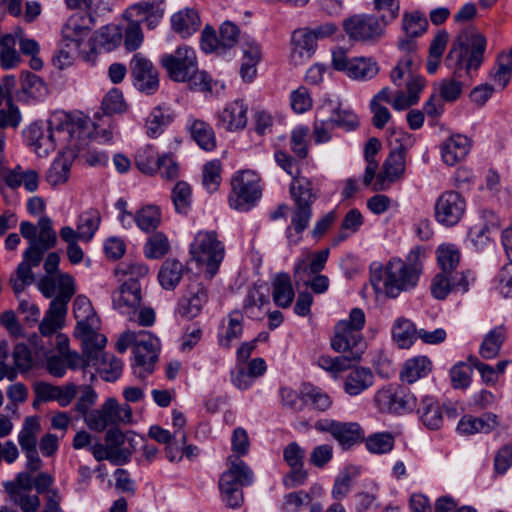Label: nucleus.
<instances>
[{
	"instance_id": "f257e3e1",
	"label": "nucleus",
	"mask_w": 512,
	"mask_h": 512,
	"mask_svg": "<svg viewBox=\"0 0 512 512\" xmlns=\"http://www.w3.org/2000/svg\"><path fill=\"white\" fill-rule=\"evenodd\" d=\"M289 195L293 202L290 224L286 228L289 244L297 245L313 217V204L320 196L317 179L297 174L289 184Z\"/></svg>"
},
{
	"instance_id": "aec40b11",
	"label": "nucleus",
	"mask_w": 512,
	"mask_h": 512,
	"mask_svg": "<svg viewBox=\"0 0 512 512\" xmlns=\"http://www.w3.org/2000/svg\"><path fill=\"white\" fill-rule=\"evenodd\" d=\"M474 280V273L470 270L461 271L460 274L444 273L439 270L432 279L430 291L434 298L444 300L452 291L467 292Z\"/></svg>"
},
{
	"instance_id": "69168bd1",
	"label": "nucleus",
	"mask_w": 512,
	"mask_h": 512,
	"mask_svg": "<svg viewBox=\"0 0 512 512\" xmlns=\"http://www.w3.org/2000/svg\"><path fill=\"white\" fill-rule=\"evenodd\" d=\"M170 250L167 236L162 232L153 234L144 246V255L149 259H160Z\"/></svg>"
},
{
	"instance_id": "473e14b6",
	"label": "nucleus",
	"mask_w": 512,
	"mask_h": 512,
	"mask_svg": "<svg viewBox=\"0 0 512 512\" xmlns=\"http://www.w3.org/2000/svg\"><path fill=\"white\" fill-rule=\"evenodd\" d=\"M26 143L40 156L45 157L55 149V134L47 131L45 134L42 128L37 124L30 125L24 131Z\"/></svg>"
},
{
	"instance_id": "6e6d98bb",
	"label": "nucleus",
	"mask_w": 512,
	"mask_h": 512,
	"mask_svg": "<svg viewBox=\"0 0 512 512\" xmlns=\"http://www.w3.org/2000/svg\"><path fill=\"white\" fill-rule=\"evenodd\" d=\"M427 27V18L420 11L404 12L402 30L405 33V36L419 37L426 32Z\"/></svg>"
},
{
	"instance_id": "2f4dec72",
	"label": "nucleus",
	"mask_w": 512,
	"mask_h": 512,
	"mask_svg": "<svg viewBox=\"0 0 512 512\" xmlns=\"http://www.w3.org/2000/svg\"><path fill=\"white\" fill-rule=\"evenodd\" d=\"M43 253L24 251L22 262L16 269V277L11 279L16 293L22 292L25 286L34 282L33 267H38L43 259Z\"/></svg>"
},
{
	"instance_id": "f3484780",
	"label": "nucleus",
	"mask_w": 512,
	"mask_h": 512,
	"mask_svg": "<svg viewBox=\"0 0 512 512\" xmlns=\"http://www.w3.org/2000/svg\"><path fill=\"white\" fill-rule=\"evenodd\" d=\"M332 65L347 77L359 81L372 79L379 72L376 61L366 57L349 58L343 49L333 51Z\"/></svg>"
},
{
	"instance_id": "4c0bfd02",
	"label": "nucleus",
	"mask_w": 512,
	"mask_h": 512,
	"mask_svg": "<svg viewBox=\"0 0 512 512\" xmlns=\"http://www.w3.org/2000/svg\"><path fill=\"white\" fill-rule=\"evenodd\" d=\"M470 149L469 139L464 135H453L442 145L441 154L443 161L453 166L463 160Z\"/></svg>"
},
{
	"instance_id": "4d7b16f0",
	"label": "nucleus",
	"mask_w": 512,
	"mask_h": 512,
	"mask_svg": "<svg viewBox=\"0 0 512 512\" xmlns=\"http://www.w3.org/2000/svg\"><path fill=\"white\" fill-rule=\"evenodd\" d=\"M21 81V92L27 99L39 100L46 95V85L39 76L25 71L21 74Z\"/></svg>"
},
{
	"instance_id": "603ef678",
	"label": "nucleus",
	"mask_w": 512,
	"mask_h": 512,
	"mask_svg": "<svg viewBox=\"0 0 512 512\" xmlns=\"http://www.w3.org/2000/svg\"><path fill=\"white\" fill-rule=\"evenodd\" d=\"M506 327L504 325H500L492 329L484 338L480 349L479 354L484 359H493L495 358L502 344L506 338Z\"/></svg>"
},
{
	"instance_id": "5fc2aeb1",
	"label": "nucleus",
	"mask_w": 512,
	"mask_h": 512,
	"mask_svg": "<svg viewBox=\"0 0 512 512\" xmlns=\"http://www.w3.org/2000/svg\"><path fill=\"white\" fill-rule=\"evenodd\" d=\"M161 156L153 146H146L137 151L135 155V164L144 174L153 175L159 169Z\"/></svg>"
},
{
	"instance_id": "f8f14e48",
	"label": "nucleus",
	"mask_w": 512,
	"mask_h": 512,
	"mask_svg": "<svg viewBox=\"0 0 512 512\" xmlns=\"http://www.w3.org/2000/svg\"><path fill=\"white\" fill-rule=\"evenodd\" d=\"M72 312L77 322L74 336L76 338H87L85 347H89L92 340H95L98 346H105L106 337L95 331L99 319L89 298L84 295L77 296L73 302Z\"/></svg>"
},
{
	"instance_id": "a18cd8bd",
	"label": "nucleus",
	"mask_w": 512,
	"mask_h": 512,
	"mask_svg": "<svg viewBox=\"0 0 512 512\" xmlns=\"http://www.w3.org/2000/svg\"><path fill=\"white\" fill-rule=\"evenodd\" d=\"M93 366L96 367L100 377L107 382L116 381L123 370L122 361L113 354L104 353L103 349H101L98 360L93 361Z\"/></svg>"
},
{
	"instance_id": "5701e85b",
	"label": "nucleus",
	"mask_w": 512,
	"mask_h": 512,
	"mask_svg": "<svg viewBox=\"0 0 512 512\" xmlns=\"http://www.w3.org/2000/svg\"><path fill=\"white\" fill-rule=\"evenodd\" d=\"M466 201L459 192H443L435 203L436 220L445 226H454L463 217Z\"/></svg>"
},
{
	"instance_id": "a878e982",
	"label": "nucleus",
	"mask_w": 512,
	"mask_h": 512,
	"mask_svg": "<svg viewBox=\"0 0 512 512\" xmlns=\"http://www.w3.org/2000/svg\"><path fill=\"white\" fill-rule=\"evenodd\" d=\"M82 342L83 355L76 351H71L66 346V369L73 371L80 370L83 378H86L89 373V381L95 378V375L87 370L90 363L93 364L94 360H98V356L101 354V349L105 346L96 345V341L92 340L89 347H85L87 338H79Z\"/></svg>"
},
{
	"instance_id": "49530a36",
	"label": "nucleus",
	"mask_w": 512,
	"mask_h": 512,
	"mask_svg": "<svg viewBox=\"0 0 512 512\" xmlns=\"http://www.w3.org/2000/svg\"><path fill=\"white\" fill-rule=\"evenodd\" d=\"M184 265L176 259H166L158 272L160 285L166 290H174L184 275Z\"/></svg>"
},
{
	"instance_id": "8fccbe9b",
	"label": "nucleus",
	"mask_w": 512,
	"mask_h": 512,
	"mask_svg": "<svg viewBox=\"0 0 512 512\" xmlns=\"http://www.w3.org/2000/svg\"><path fill=\"white\" fill-rule=\"evenodd\" d=\"M101 222L100 212L97 209H89L83 212L78 219L75 236L79 240L89 242L98 230Z\"/></svg>"
},
{
	"instance_id": "9d476101",
	"label": "nucleus",
	"mask_w": 512,
	"mask_h": 512,
	"mask_svg": "<svg viewBox=\"0 0 512 512\" xmlns=\"http://www.w3.org/2000/svg\"><path fill=\"white\" fill-rule=\"evenodd\" d=\"M93 20L88 12H75L66 22V59H88V51L92 50L89 35Z\"/></svg>"
},
{
	"instance_id": "c85d7f7f",
	"label": "nucleus",
	"mask_w": 512,
	"mask_h": 512,
	"mask_svg": "<svg viewBox=\"0 0 512 512\" xmlns=\"http://www.w3.org/2000/svg\"><path fill=\"white\" fill-rule=\"evenodd\" d=\"M190 137L203 150L211 152L217 147L216 134L210 123L190 115L185 124Z\"/></svg>"
},
{
	"instance_id": "e2e57ef3",
	"label": "nucleus",
	"mask_w": 512,
	"mask_h": 512,
	"mask_svg": "<svg viewBox=\"0 0 512 512\" xmlns=\"http://www.w3.org/2000/svg\"><path fill=\"white\" fill-rule=\"evenodd\" d=\"M40 430V421L37 416L26 417L18 434L20 447L37 446V437Z\"/></svg>"
},
{
	"instance_id": "423d86ee",
	"label": "nucleus",
	"mask_w": 512,
	"mask_h": 512,
	"mask_svg": "<svg viewBox=\"0 0 512 512\" xmlns=\"http://www.w3.org/2000/svg\"><path fill=\"white\" fill-rule=\"evenodd\" d=\"M141 286L135 279L126 280L112 293L113 308L130 322L142 327H151L156 320L155 311L150 307H142Z\"/></svg>"
},
{
	"instance_id": "79ce46f5",
	"label": "nucleus",
	"mask_w": 512,
	"mask_h": 512,
	"mask_svg": "<svg viewBox=\"0 0 512 512\" xmlns=\"http://www.w3.org/2000/svg\"><path fill=\"white\" fill-rule=\"evenodd\" d=\"M72 162L83 167L102 168L109 163V156L105 151L98 150L86 144L69 154Z\"/></svg>"
},
{
	"instance_id": "338daca9",
	"label": "nucleus",
	"mask_w": 512,
	"mask_h": 512,
	"mask_svg": "<svg viewBox=\"0 0 512 512\" xmlns=\"http://www.w3.org/2000/svg\"><path fill=\"white\" fill-rule=\"evenodd\" d=\"M203 185L208 192L218 190L222 181V163L218 159L207 162L203 167Z\"/></svg>"
},
{
	"instance_id": "20e7f679",
	"label": "nucleus",
	"mask_w": 512,
	"mask_h": 512,
	"mask_svg": "<svg viewBox=\"0 0 512 512\" xmlns=\"http://www.w3.org/2000/svg\"><path fill=\"white\" fill-rule=\"evenodd\" d=\"M129 347H133V373L136 377L145 379L153 372L158 359L159 340L145 330L138 332L128 330L119 336L116 350L124 353Z\"/></svg>"
},
{
	"instance_id": "ea45409f",
	"label": "nucleus",
	"mask_w": 512,
	"mask_h": 512,
	"mask_svg": "<svg viewBox=\"0 0 512 512\" xmlns=\"http://www.w3.org/2000/svg\"><path fill=\"white\" fill-rule=\"evenodd\" d=\"M432 370V362L427 356H416L405 361L400 379L403 383L413 384L426 377Z\"/></svg>"
},
{
	"instance_id": "c9c22d12",
	"label": "nucleus",
	"mask_w": 512,
	"mask_h": 512,
	"mask_svg": "<svg viewBox=\"0 0 512 512\" xmlns=\"http://www.w3.org/2000/svg\"><path fill=\"white\" fill-rule=\"evenodd\" d=\"M420 421L428 429L437 430L443 425V411L439 401L432 396H424L417 407Z\"/></svg>"
},
{
	"instance_id": "052dcab7",
	"label": "nucleus",
	"mask_w": 512,
	"mask_h": 512,
	"mask_svg": "<svg viewBox=\"0 0 512 512\" xmlns=\"http://www.w3.org/2000/svg\"><path fill=\"white\" fill-rule=\"evenodd\" d=\"M417 331L413 323L404 318L397 319L392 328L393 338L401 348H408L413 343L414 337L417 338Z\"/></svg>"
},
{
	"instance_id": "a19ab883",
	"label": "nucleus",
	"mask_w": 512,
	"mask_h": 512,
	"mask_svg": "<svg viewBox=\"0 0 512 512\" xmlns=\"http://www.w3.org/2000/svg\"><path fill=\"white\" fill-rule=\"evenodd\" d=\"M498 425L495 414H486L482 417L464 416L457 425L460 434L471 435L475 433H489Z\"/></svg>"
},
{
	"instance_id": "774afa93",
	"label": "nucleus",
	"mask_w": 512,
	"mask_h": 512,
	"mask_svg": "<svg viewBox=\"0 0 512 512\" xmlns=\"http://www.w3.org/2000/svg\"><path fill=\"white\" fill-rule=\"evenodd\" d=\"M39 289L46 298L64 299V275L62 273H54L53 275H45L39 282Z\"/></svg>"
},
{
	"instance_id": "a211bd4d",
	"label": "nucleus",
	"mask_w": 512,
	"mask_h": 512,
	"mask_svg": "<svg viewBox=\"0 0 512 512\" xmlns=\"http://www.w3.org/2000/svg\"><path fill=\"white\" fill-rule=\"evenodd\" d=\"M161 66L175 82H185L196 70L197 56L193 48L182 45L173 53L164 54L160 58Z\"/></svg>"
},
{
	"instance_id": "f704fd0d",
	"label": "nucleus",
	"mask_w": 512,
	"mask_h": 512,
	"mask_svg": "<svg viewBox=\"0 0 512 512\" xmlns=\"http://www.w3.org/2000/svg\"><path fill=\"white\" fill-rule=\"evenodd\" d=\"M201 26V19L197 10L185 8L171 16V27L182 38H188L196 33Z\"/></svg>"
},
{
	"instance_id": "7ed1b4c3",
	"label": "nucleus",
	"mask_w": 512,
	"mask_h": 512,
	"mask_svg": "<svg viewBox=\"0 0 512 512\" xmlns=\"http://www.w3.org/2000/svg\"><path fill=\"white\" fill-rule=\"evenodd\" d=\"M487 40L474 30L461 32L445 58L446 66L459 78L472 79L484 62Z\"/></svg>"
},
{
	"instance_id": "bb28decb",
	"label": "nucleus",
	"mask_w": 512,
	"mask_h": 512,
	"mask_svg": "<svg viewBox=\"0 0 512 512\" xmlns=\"http://www.w3.org/2000/svg\"><path fill=\"white\" fill-rule=\"evenodd\" d=\"M64 326V299H53L49 309L45 312L43 319L39 324V332L43 337H52L57 335V347L61 352L63 339L60 334Z\"/></svg>"
},
{
	"instance_id": "b1692460",
	"label": "nucleus",
	"mask_w": 512,
	"mask_h": 512,
	"mask_svg": "<svg viewBox=\"0 0 512 512\" xmlns=\"http://www.w3.org/2000/svg\"><path fill=\"white\" fill-rule=\"evenodd\" d=\"M135 87L147 94H154L159 87L158 71L153 63L141 53L134 54L130 62Z\"/></svg>"
},
{
	"instance_id": "58836bf2",
	"label": "nucleus",
	"mask_w": 512,
	"mask_h": 512,
	"mask_svg": "<svg viewBox=\"0 0 512 512\" xmlns=\"http://www.w3.org/2000/svg\"><path fill=\"white\" fill-rule=\"evenodd\" d=\"M374 375L369 368L356 367L350 370L344 380V391L357 396L373 385Z\"/></svg>"
},
{
	"instance_id": "c756f323",
	"label": "nucleus",
	"mask_w": 512,
	"mask_h": 512,
	"mask_svg": "<svg viewBox=\"0 0 512 512\" xmlns=\"http://www.w3.org/2000/svg\"><path fill=\"white\" fill-rule=\"evenodd\" d=\"M243 322V314L238 310L230 312L227 317L222 320L217 334L218 345L221 348L229 350L232 347L233 341L242 337L244 330Z\"/></svg>"
},
{
	"instance_id": "bf43d9fd",
	"label": "nucleus",
	"mask_w": 512,
	"mask_h": 512,
	"mask_svg": "<svg viewBox=\"0 0 512 512\" xmlns=\"http://www.w3.org/2000/svg\"><path fill=\"white\" fill-rule=\"evenodd\" d=\"M512 75V63L507 56L498 55L495 65L489 73L490 79L500 89L506 88Z\"/></svg>"
},
{
	"instance_id": "2eb2a0df",
	"label": "nucleus",
	"mask_w": 512,
	"mask_h": 512,
	"mask_svg": "<svg viewBox=\"0 0 512 512\" xmlns=\"http://www.w3.org/2000/svg\"><path fill=\"white\" fill-rule=\"evenodd\" d=\"M88 427L95 431H103L110 426L132 421L130 405H120L116 399L108 398L99 409L89 413L86 418Z\"/></svg>"
},
{
	"instance_id": "4be33fe9",
	"label": "nucleus",
	"mask_w": 512,
	"mask_h": 512,
	"mask_svg": "<svg viewBox=\"0 0 512 512\" xmlns=\"http://www.w3.org/2000/svg\"><path fill=\"white\" fill-rule=\"evenodd\" d=\"M207 302L208 291L205 285L198 280H192L178 300L176 313L184 319L192 320L200 315Z\"/></svg>"
},
{
	"instance_id": "cd10ccee",
	"label": "nucleus",
	"mask_w": 512,
	"mask_h": 512,
	"mask_svg": "<svg viewBox=\"0 0 512 512\" xmlns=\"http://www.w3.org/2000/svg\"><path fill=\"white\" fill-rule=\"evenodd\" d=\"M163 2L164 0L136 3L126 9L124 17L126 19L133 18L139 21L140 25L144 22L148 29H154L164 16Z\"/></svg>"
},
{
	"instance_id": "09e8293b",
	"label": "nucleus",
	"mask_w": 512,
	"mask_h": 512,
	"mask_svg": "<svg viewBox=\"0 0 512 512\" xmlns=\"http://www.w3.org/2000/svg\"><path fill=\"white\" fill-rule=\"evenodd\" d=\"M311 131L307 125H298L290 133L289 147L298 159H306L310 150Z\"/></svg>"
},
{
	"instance_id": "6e6552de",
	"label": "nucleus",
	"mask_w": 512,
	"mask_h": 512,
	"mask_svg": "<svg viewBox=\"0 0 512 512\" xmlns=\"http://www.w3.org/2000/svg\"><path fill=\"white\" fill-rule=\"evenodd\" d=\"M229 206L238 211H248L262 196V180L252 170L235 172L230 179Z\"/></svg>"
},
{
	"instance_id": "1a4fd4ad",
	"label": "nucleus",
	"mask_w": 512,
	"mask_h": 512,
	"mask_svg": "<svg viewBox=\"0 0 512 512\" xmlns=\"http://www.w3.org/2000/svg\"><path fill=\"white\" fill-rule=\"evenodd\" d=\"M229 469L225 471L219 481L222 500L230 508H239L243 503L242 487L250 485L253 481V472L241 459L228 457Z\"/></svg>"
},
{
	"instance_id": "393cba45",
	"label": "nucleus",
	"mask_w": 512,
	"mask_h": 512,
	"mask_svg": "<svg viewBox=\"0 0 512 512\" xmlns=\"http://www.w3.org/2000/svg\"><path fill=\"white\" fill-rule=\"evenodd\" d=\"M248 105L240 99L228 102L215 116L216 127L229 133L243 131L248 123Z\"/></svg>"
},
{
	"instance_id": "dca6fc26",
	"label": "nucleus",
	"mask_w": 512,
	"mask_h": 512,
	"mask_svg": "<svg viewBox=\"0 0 512 512\" xmlns=\"http://www.w3.org/2000/svg\"><path fill=\"white\" fill-rule=\"evenodd\" d=\"M99 126L82 112L66 113V153L79 151V148L90 144L92 135H99Z\"/></svg>"
},
{
	"instance_id": "13d9d810",
	"label": "nucleus",
	"mask_w": 512,
	"mask_h": 512,
	"mask_svg": "<svg viewBox=\"0 0 512 512\" xmlns=\"http://www.w3.org/2000/svg\"><path fill=\"white\" fill-rule=\"evenodd\" d=\"M171 199L176 212L186 215L192 205L191 186L185 181H178L172 189Z\"/></svg>"
},
{
	"instance_id": "0eeeda50",
	"label": "nucleus",
	"mask_w": 512,
	"mask_h": 512,
	"mask_svg": "<svg viewBox=\"0 0 512 512\" xmlns=\"http://www.w3.org/2000/svg\"><path fill=\"white\" fill-rule=\"evenodd\" d=\"M190 255L194 261L205 266L208 278H213L225 257V246L215 231H198L190 244Z\"/></svg>"
},
{
	"instance_id": "37998d69",
	"label": "nucleus",
	"mask_w": 512,
	"mask_h": 512,
	"mask_svg": "<svg viewBox=\"0 0 512 512\" xmlns=\"http://www.w3.org/2000/svg\"><path fill=\"white\" fill-rule=\"evenodd\" d=\"M176 117L175 112L168 108L158 106L152 109L146 119V133L151 138L158 137Z\"/></svg>"
},
{
	"instance_id": "6ab92c4d",
	"label": "nucleus",
	"mask_w": 512,
	"mask_h": 512,
	"mask_svg": "<svg viewBox=\"0 0 512 512\" xmlns=\"http://www.w3.org/2000/svg\"><path fill=\"white\" fill-rule=\"evenodd\" d=\"M10 500L18 506L22 512H37L40 508L38 494L32 492L33 477L29 472H20L12 481L3 484Z\"/></svg>"
},
{
	"instance_id": "3c124183",
	"label": "nucleus",
	"mask_w": 512,
	"mask_h": 512,
	"mask_svg": "<svg viewBox=\"0 0 512 512\" xmlns=\"http://www.w3.org/2000/svg\"><path fill=\"white\" fill-rule=\"evenodd\" d=\"M436 259L439 270L444 273L460 274L457 271L461 254L458 248L453 244H442L436 250Z\"/></svg>"
},
{
	"instance_id": "ddd939ff",
	"label": "nucleus",
	"mask_w": 512,
	"mask_h": 512,
	"mask_svg": "<svg viewBox=\"0 0 512 512\" xmlns=\"http://www.w3.org/2000/svg\"><path fill=\"white\" fill-rule=\"evenodd\" d=\"M374 401L383 413L406 414L417 406V398L409 388L400 385H387L377 391Z\"/></svg>"
},
{
	"instance_id": "c03bdc74",
	"label": "nucleus",
	"mask_w": 512,
	"mask_h": 512,
	"mask_svg": "<svg viewBox=\"0 0 512 512\" xmlns=\"http://www.w3.org/2000/svg\"><path fill=\"white\" fill-rule=\"evenodd\" d=\"M18 32L5 34L0 38V66L4 70L16 68L21 63V56L16 50Z\"/></svg>"
},
{
	"instance_id": "f03ea898",
	"label": "nucleus",
	"mask_w": 512,
	"mask_h": 512,
	"mask_svg": "<svg viewBox=\"0 0 512 512\" xmlns=\"http://www.w3.org/2000/svg\"><path fill=\"white\" fill-rule=\"evenodd\" d=\"M425 250L416 246L410 250L405 259H390L378 277L385 295L396 298L401 293L413 290L423 272Z\"/></svg>"
},
{
	"instance_id": "0e129e2a",
	"label": "nucleus",
	"mask_w": 512,
	"mask_h": 512,
	"mask_svg": "<svg viewBox=\"0 0 512 512\" xmlns=\"http://www.w3.org/2000/svg\"><path fill=\"white\" fill-rule=\"evenodd\" d=\"M304 395L307 404L310 403L313 409L319 412L327 411L333 404L332 397L328 393L311 384H304Z\"/></svg>"
},
{
	"instance_id": "680f3d73",
	"label": "nucleus",
	"mask_w": 512,
	"mask_h": 512,
	"mask_svg": "<svg viewBox=\"0 0 512 512\" xmlns=\"http://www.w3.org/2000/svg\"><path fill=\"white\" fill-rule=\"evenodd\" d=\"M414 56L404 55L392 69L390 78L393 84L402 87L414 76Z\"/></svg>"
},
{
	"instance_id": "864d4df0",
	"label": "nucleus",
	"mask_w": 512,
	"mask_h": 512,
	"mask_svg": "<svg viewBox=\"0 0 512 512\" xmlns=\"http://www.w3.org/2000/svg\"><path fill=\"white\" fill-rule=\"evenodd\" d=\"M134 220L142 231L146 233L153 232L162 221L161 210L156 205H146L137 211Z\"/></svg>"
},
{
	"instance_id": "412c9836",
	"label": "nucleus",
	"mask_w": 512,
	"mask_h": 512,
	"mask_svg": "<svg viewBox=\"0 0 512 512\" xmlns=\"http://www.w3.org/2000/svg\"><path fill=\"white\" fill-rule=\"evenodd\" d=\"M315 429L319 432L330 433L345 449L361 442L364 432L355 422H339L332 419H321L315 422Z\"/></svg>"
},
{
	"instance_id": "de8ad7c7",
	"label": "nucleus",
	"mask_w": 512,
	"mask_h": 512,
	"mask_svg": "<svg viewBox=\"0 0 512 512\" xmlns=\"http://www.w3.org/2000/svg\"><path fill=\"white\" fill-rule=\"evenodd\" d=\"M272 286L274 303L281 308H288L295 297L290 276L287 273L278 274L274 278Z\"/></svg>"
},
{
	"instance_id": "e433bc0d",
	"label": "nucleus",
	"mask_w": 512,
	"mask_h": 512,
	"mask_svg": "<svg viewBox=\"0 0 512 512\" xmlns=\"http://www.w3.org/2000/svg\"><path fill=\"white\" fill-rule=\"evenodd\" d=\"M329 254L330 251L326 248L298 259L294 266L295 279L302 280L303 276L320 273L325 268Z\"/></svg>"
},
{
	"instance_id": "7c9ffc66",
	"label": "nucleus",
	"mask_w": 512,
	"mask_h": 512,
	"mask_svg": "<svg viewBox=\"0 0 512 512\" xmlns=\"http://www.w3.org/2000/svg\"><path fill=\"white\" fill-rule=\"evenodd\" d=\"M80 393V396L75 404L76 416L68 417L66 415V425L73 418L78 416H87L89 408L94 405L97 399L96 392L90 385H75L73 383L66 384V406Z\"/></svg>"
},
{
	"instance_id": "4468645a",
	"label": "nucleus",
	"mask_w": 512,
	"mask_h": 512,
	"mask_svg": "<svg viewBox=\"0 0 512 512\" xmlns=\"http://www.w3.org/2000/svg\"><path fill=\"white\" fill-rule=\"evenodd\" d=\"M387 24L385 16L357 14L343 21V29L354 41L375 42L384 35Z\"/></svg>"
},
{
	"instance_id": "9b49d317",
	"label": "nucleus",
	"mask_w": 512,
	"mask_h": 512,
	"mask_svg": "<svg viewBox=\"0 0 512 512\" xmlns=\"http://www.w3.org/2000/svg\"><path fill=\"white\" fill-rule=\"evenodd\" d=\"M387 140L391 151L384 161L383 171L378 174V179L394 182L405 172L406 152L412 146V140L411 135L401 129H391Z\"/></svg>"
},
{
	"instance_id": "72a5a7b5",
	"label": "nucleus",
	"mask_w": 512,
	"mask_h": 512,
	"mask_svg": "<svg viewBox=\"0 0 512 512\" xmlns=\"http://www.w3.org/2000/svg\"><path fill=\"white\" fill-rule=\"evenodd\" d=\"M291 41L293 45L292 59L295 63L309 60L317 49V43L311 35L310 27L294 30Z\"/></svg>"
},
{
	"instance_id": "39448f33",
	"label": "nucleus",
	"mask_w": 512,
	"mask_h": 512,
	"mask_svg": "<svg viewBox=\"0 0 512 512\" xmlns=\"http://www.w3.org/2000/svg\"><path fill=\"white\" fill-rule=\"evenodd\" d=\"M366 323L361 308H353L346 320H340L334 327L331 347L338 353L346 354V359L359 360L366 349L362 329Z\"/></svg>"
}]
</instances>
